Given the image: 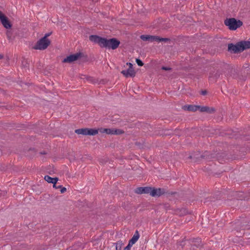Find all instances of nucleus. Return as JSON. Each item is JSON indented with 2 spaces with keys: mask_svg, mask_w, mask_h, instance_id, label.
Returning <instances> with one entry per match:
<instances>
[{
  "mask_svg": "<svg viewBox=\"0 0 250 250\" xmlns=\"http://www.w3.org/2000/svg\"><path fill=\"white\" fill-rule=\"evenodd\" d=\"M0 21L3 26L6 29L11 28L12 25L8 21L7 18L0 11Z\"/></svg>",
  "mask_w": 250,
  "mask_h": 250,
  "instance_id": "obj_10",
  "label": "nucleus"
},
{
  "mask_svg": "<svg viewBox=\"0 0 250 250\" xmlns=\"http://www.w3.org/2000/svg\"><path fill=\"white\" fill-rule=\"evenodd\" d=\"M114 245H115L116 246V250H122V246L124 245L122 241L120 240L117 242L114 243Z\"/></svg>",
  "mask_w": 250,
  "mask_h": 250,
  "instance_id": "obj_19",
  "label": "nucleus"
},
{
  "mask_svg": "<svg viewBox=\"0 0 250 250\" xmlns=\"http://www.w3.org/2000/svg\"><path fill=\"white\" fill-rule=\"evenodd\" d=\"M136 62H142V61L139 59H135Z\"/></svg>",
  "mask_w": 250,
  "mask_h": 250,
  "instance_id": "obj_29",
  "label": "nucleus"
},
{
  "mask_svg": "<svg viewBox=\"0 0 250 250\" xmlns=\"http://www.w3.org/2000/svg\"><path fill=\"white\" fill-rule=\"evenodd\" d=\"M132 246V244L128 243L127 246L125 247L124 249V250H130V248Z\"/></svg>",
  "mask_w": 250,
  "mask_h": 250,
  "instance_id": "obj_26",
  "label": "nucleus"
},
{
  "mask_svg": "<svg viewBox=\"0 0 250 250\" xmlns=\"http://www.w3.org/2000/svg\"><path fill=\"white\" fill-rule=\"evenodd\" d=\"M250 48V41H241L234 44H228V51L231 53H239L244 50Z\"/></svg>",
  "mask_w": 250,
  "mask_h": 250,
  "instance_id": "obj_2",
  "label": "nucleus"
},
{
  "mask_svg": "<svg viewBox=\"0 0 250 250\" xmlns=\"http://www.w3.org/2000/svg\"><path fill=\"white\" fill-rule=\"evenodd\" d=\"M128 67L127 69L123 70L121 73L126 78H133L135 76L136 71L133 67L132 63H126Z\"/></svg>",
  "mask_w": 250,
  "mask_h": 250,
  "instance_id": "obj_7",
  "label": "nucleus"
},
{
  "mask_svg": "<svg viewBox=\"0 0 250 250\" xmlns=\"http://www.w3.org/2000/svg\"><path fill=\"white\" fill-rule=\"evenodd\" d=\"M183 108L185 110H188L189 111L195 112L199 110V105H184Z\"/></svg>",
  "mask_w": 250,
  "mask_h": 250,
  "instance_id": "obj_14",
  "label": "nucleus"
},
{
  "mask_svg": "<svg viewBox=\"0 0 250 250\" xmlns=\"http://www.w3.org/2000/svg\"><path fill=\"white\" fill-rule=\"evenodd\" d=\"M86 58V55H85L83 53L78 52L67 56L66 58L63 59L62 62H72L74 61L81 60V59L84 61Z\"/></svg>",
  "mask_w": 250,
  "mask_h": 250,
  "instance_id": "obj_5",
  "label": "nucleus"
},
{
  "mask_svg": "<svg viewBox=\"0 0 250 250\" xmlns=\"http://www.w3.org/2000/svg\"><path fill=\"white\" fill-rule=\"evenodd\" d=\"M83 76L84 77V78H83V77H81V79H84L85 78L86 80L89 82L90 83H97L98 81L95 79H94L93 77H90V76H85V75H83Z\"/></svg>",
  "mask_w": 250,
  "mask_h": 250,
  "instance_id": "obj_18",
  "label": "nucleus"
},
{
  "mask_svg": "<svg viewBox=\"0 0 250 250\" xmlns=\"http://www.w3.org/2000/svg\"><path fill=\"white\" fill-rule=\"evenodd\" d=\"M44 179L48 183H52L53 184V187H56V184L58 181V178L57 177L52 178L48 175H45Z\"/></svg>",
  "mask_w": 250,
  "mask_h": 250,
  "instance_id": "obj_13",
  "label": "nucleus"
},
{
  "mask_svg": "<svg viewBox=\"0 0 250 250\" xmlns=\"http://www.w3.org/2000/svg\"><path fill=\"white\" fill-rule=\"evenodd\" d=\"M140 38L144 41H148L150 42H153L154 41L157 42H160L163 41L166 42L169 40V39L167 38H163L158 36L151 35H141Z\"/></svg>",
  "mask_w": 250,
  "mask_h": 250,
  "instance_id": "obj_8",
  "label": "nucleus"
},
{
  "mask_svg": "<svg viewBox=\"0 0 250 250\" xmlns=\"http://www.w3.org/2000/svg\"><path fill=\"white\" fill-rule=\"evenodd\" d=\"M51 34H52L51 32L47 33L45 34V35L44 36V37H42V38L44 40H49L48 39H47V37H49Z\"/></svg>",
  "mask_w": 250,
  "mask_h": 250,
  "instance_id": "obj_25",
  "label": "nucleus"
},
{
  "mask_svg": "<svg viewBox=\"0 0 250 250\" xmlns=\"http://www.w3.org/2000/svg\"><path fill=\"white\" fill-rule=\"evenodd\" d=\"M193 242L194 243V244H196V245H198L199 244H200V245H203L202 243H201V239L200 238H195V239H194Z\"/></svg>",
  "mask_w": 250,
  "mask_h": 250,
  "instance_id": "obj_23",
  "label": "nucleus"
},
{
  "mask_svg": "<svg viewBox=\"0 0 250 250\" xmlns=\"http://www.w3.org/2000/svg\"><path fill=\"white\" fill-rule=\"evenodd\" d=\"M150 187H139L135 189V192L137 194H141L143 193L149 194Z\"/></svg>",
  "mask_w": 250,
  "mask_h": 250,
  "instance_id": "obj_11",
  "label": "nucleus"
},
{
  "mask_svg": "<svg viewBox=\"0 0 250 250\" xmlns=\"http://www.w3.org/2000/svg\"><path fill=\"white\" fill-rule=\"evenodd\" d=\"M89 40L92 42L98 44L101 47H104L108 49H116L120 44V42L115 38L106 39L97 35L90 36Z\"/></svg>",
  "mask_w": 250,
  "mask_h": 250,
  "instance_id": "obj_1",
  "label": "nucleus"
},
{
  "mask_svg": "<svg viewBox=\"0 0 250 250\" xmlns=\"http://www.w3.org/2000/svg\"><path fill=\"white\" fill-rule=\"evenodd\" d=\"M178 213L180 216H183L188 213V211L186 208H183L179 210Z\"/></svg>",
  "mask_w": 250,
  "mask_h": 250,
  "instance_id": "obj_22",
  "label": "nucleus"
},
{
  "mask_svg": "<svg viewBox=\"0 0 250 250\" xmlns=\"http://www.w3.org/2000/svg\"><path fill=\"white\" fill-rule=\"evenodd\" d=\"M0 106H2V105H0Z\"/></svg>",
  "mask_w": 250,
  "mask_h": 250,
  "instance_id": "obj_34",
  "label": "nucleus"
},
{
  "mask_svg": "<svg viewBox=\"0 0 250 250\" xmlns=\"http://www.w3.org/2000/svg\"><path fill=\"white\" fill-rule=\"evenodd\" d=\"M50 44V41L49 40H44L41 38L37 42L33 48L36 50H43L46 49Z\"/></svg>",
  "mask_w": 250,
  "mask_h": 250,
  "instance_id": "obj_6",
  "label": "nucleus"
},
{
  "mask_svg": "<svg viewBox=\"0 0 250 250\" xmlns=\"http://www.w3.org/2000/svg\"><path fill=\"white\" fill-rule=\"evenodd\" d=\"M214 158L215 154L210 153L208 151H205L203 154L200 155V156L199 153H194L188 157V159H193L195 162L198 161L200 159H205L208 160H210V159Z\"/></svg>",
  "mask_w": 250,
  "mask_h": 250,
  "instance_id": "obj_4",
  "label": "nucleus"
},
{
  "mask_svg": "<svg viewBox=\"0 0 250 250\" xmlns=\"http://www.w3.org/2000/svg\"><path fill=\"white\" fill-rule=\"evenodd\" d=\"M224 24L228 26L229 30H235L242 25L243 22L239 20L231 18L225 20Z\"/></svg>",
  "mask_w": 250,
  "mask_h": 250,
  "instance_id": "obj_3",
  "label": "nucleus"
},
{
  "mask_svg": "<svg viewBox=\"0 0 250 250\" xmlns=\"http://www.w3.org/2000/svg\"><path fill=\"white\" fill-rule=\"evenodd\" d=\"M62 186L61 185H60V186H57L56 185V187H54V188H62Z\"/></svg>",
  "mask_w": 250,
  "mask_h": 250,
  "instance_id": "obj_30",
  "label": "nucleus"
},
{
  "mask_svg": "<svg viewBox=\"0 0 250 250\" xmlns=\"http://www.w3.org/2000/svg\"><path fill=\"white\" fill-rule=\"evenodd\" d=\"M41 154H46V152L45 151L40 152Z\"/></svg>",
  "mask_w": 250,
  "mask_h": 250,
  "instance_id": "obj_31",
  "label": "nucleus"
},
{
  "mask_svg": "<svg viewBox=\"0 0 250 250\" xmlns=\"http://www.w3.org/2000/svg\"><path fill=\"white\" fill-rule=\"evenodd\" d=\"M199 110L201 112H206L208 113H213L215 111V109L214 107H210L207 106H200L199 105Z\"/></svg>",
  "mask_w": 250,
  "mask_h": 250,
  "instance_id": "obj_12",
  "label": "nucleus"
},
{
  "mask_svg": "<svg viewBox=\"0 0 250 250\" xmlns=\"http://www.w3.org/2000/svg\"><path fill=\"white\" fill-rule=\"evenodd\" d=\"M139 237H140V234H139V231L137 230H136L134 234L133 235V237L129 241L128 243H129L130 244H132V245H133L137 241V240L139 239Z\"/></svg>",
  "mask_w": 250,
  "mask_h": 250,
  "instance_id": "obj_15",
  "label": "nucleus"
},
{
  "mask_svg": "<svg viewBox=\"0 0 250 250\" xmlns=\"http://www.w3.org/2000/svg\"><path fill=\"white\" fill-rule=\"evenodd\" d=\"M161 69L166 71H171L172 68L168 66H162Z\"/></svg>",
  "mask_w": 250,
  "mask_h": 250,
  "instance_id": "obj_24",
  "label": "nucleus"
},
{
  "mask_svg": "<svg viewBox=\"0 0 250 250\" xmlns=\"http://www.w3.org/2000/svg\"><path fill=\"white\" fill-rule=\"evenodd\" d=\"M100 131L102 133H105L107 134H113V128H101Z\"/></svg>",
  "mask_w": 250,
  "mask_h": 250,
  "instance_id": "obj_20",
  "label": "nucleus"
},
{
  "mask_svg": "<svg viewBox=\"0 0 250 250\" xmlns=\"http://www.w3.org/2000/svg\"><path fill=\"white\" fill-rule=\"evenodd\" d=\"M87 128L76 129L75 132L78 134L86 135Z\"/></svg>",
  "mask_w": 250,
  "mask_h": 250,
  "instance_id": "obj_17",
  "label": "nucleus"
},
{
  "mask_svg": "<svg viewBox=\"0 0 250 250\" xmlns=\"http://www.w3.org/2000/svg\"><path fill=\"white\" fill-rule=\"evenodd\" d=\"M66 191V188H65L62 187V188H61V192L62 193L65 192Z\"/></svg>",
  "mask_w": 250,
  "mask_h": 250,
  "instance_id": "obj_28",
  "label": "nucleus"
},
{
  "mask_svg": "<svg viewBox=\"0 0 250 250\" xmlns=\"http://www.w3.org/2000/svg\"><path fill=\"white\" fill-rule=\"evenodd\" d=\"M3 58H4L3 55L0 54V60L2 59Z\"/></svg>",
  "mask_w": 250,
  "mask_h": 250,
  "instance_id": "obj_32",
  "label": "nucleus"
},
{
  "mask_svg": "<svg viewBox=\"0 0 250 250\" xmlns=\"http://www.w3.org/2000/svg\"><path fill=\"white\" fill-rule=\"evenodd\" d=\"M137 64L140 66H142L144 64V63H137Z\"/></svg>",
  "mask_w": 250,
  "mask_h": 250,
  "instance_id": "obj_33",
  "label": "nucleus"
},
{
  "mask_svg": "<svg viewBox=\"0 0 250 250\" xmlns=\"http://www.w3.org/2000/svg\"><path fill=\"white\" fill-rule=\"evenodd\" d=\"M113 134L120 135L123 134L124 131L120 129H113Z\"/></svg>",
  "mask_w": 250,
  "mask_h": 250,
  "instance_id": "obj_21",
  "label": "nucleus"
},
{
  "mask_svg": "<svg viewBox=\"0 0 250 250\" xmlns=\"http://www.w3.org/2000/svg\"><path fill=\"white\" fill-rule=\"evenodd\" d=\"M200 93L202 95H206L208 94V91L206 90H202L201 91Z\"/></svg>",
  "mask_w": 250,
  "mask_h": 250,
  "instance_id": "obj_27",
  "label": "nucleus"
},
{
  "mask_svg": "<svg viewBox=\"0 0 250 250\" xmlns=\"http://www.w3.org/2000/svg\"><path fill=\"white\" fill-rule=\"evenodd\" d=\"M98 133V130L93 128H87L86 135H95Z\"/></svg>",
  "mask_w": 250,
  "mask_h": 250,
  "instance_id": "obj_16",
  "label": "nucleus"
},
{
  "mask_svg": "<svg viewBox=\"0 0 250 250\" xmlns=\"http://www.w3.org/2000/svg\"><path fill=\"white\" fill-rule=\"evenodd\" d=\"M165 193V190L164 188H154L150 187L149 189V194L152 197H160L162 195L164 194Z\"/></svg>",
  "mask_w": 250,
  "mask_h": 250,
  "instance_id": "obj_9",
  "label": "nucleus"
}]
</instances>
